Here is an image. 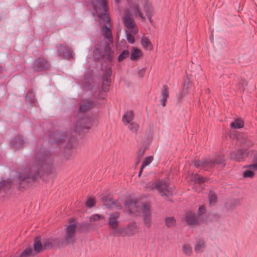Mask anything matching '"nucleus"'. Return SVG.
I'll return each instance as SVG.
<instances>
[{"mask_svg":"<svg viewBox=\"0 0 257 257\" xmlns=\"http://www.w3.org/2000/svg\"><path fill=\"white\" fill-rule=\"evenodd\" d=\"M93 5L97 16L103 20L104 25L101 32L105 40L101 41L96 46L93 56L97 60H104L111 62L114 58V52L111 50L113 40L110 25V19L108 16L107 0H89ZM120 0H115L119 3Z\"/></svg>","mask_w":257,"mask_h":257,"instance_id":"nucleus-1","label":"nucleus"},{"mask_svg":"<svg viewBox=\"0 0 257 257\" xmlns=\"http://www.w3.org/2000/svg\"><path fill=\"white\" fill-rule=\"evenodd\" d=\"M52 161L49 151L43 147H37L33 159L29 162L18 174L20 185L35 181L43 171L50 170Z\"/></svg>","mask_w":257,"mask_h":257,"instance_id":"nucleus-2","label":"nucleus"},{"mask_svg":"<svg viewBox=\"0 0 257 257\" xmlns=\"http://www.w3.org/2000/svg\"><path fill=\"white\" fill-rule=\"evenodd\" d=\"M125 206L129 214L133 213L139 215L142 213L145 225L148 228L151 227V212L149 204L143 203L136 199H129L125 202Z\"/></svg>","mask_w":257,"mask_h":257,"instance_id":"nucleus-3","label":"nucleus"},{"mask_svg":"<svg viewBox=\"0 0 257 257\" xmlns=\"http://www.w3.org/2000/svg\"><path fill=\"white\" fill-rule=\"evenodd\" d=\"M94 104L92 101L88 100L80 105L78 114L79 119L74 125V131L76 133L79 134L85 133V130L87 131L91 127L93 120V117L86 116L84 113L90 110L93 107Z\"/></svg>","mask_w":257,"mask_h":257,"instance_id":"nucleus-4","label":"nucleus"},{"mask_svg":"<svg viewBox=\"0 0 257 257\" xmlns=\"http://www.w3.org/2000/svg\"><path fill=\"white\" fill-rule=\"evenodd\" d=\"M147 190L149 189H157L159 193L162 197H169L173 194V190L171 187L169 186L168 179L162 180L157 183L152 182L148 183L144 187Z\"/></svg>","mask_w":257,"mask_h":257,"instance_id":"nucleus-5","label":"nucleus"},{"mask_svg":"<svg viewBox=\"0 0 257 257\" xmlns=\"http://www.w3.org/2000/svg\"><path fill=\"white\" fill-rule=\"evenodd\" d=\"M224 162V159L222 157H218L213 159H206L201 160H195L194 165L196 168H200L205 170H209L214 168L216 165L222 164Z\"/></svg>","mask_w":257,"mask_h":257,"instance_id":"nucleus-6","label":"nucleus"},{"mask_svg":"<svg viewBox=\"0 0 257 257\" xmlns=\"http://www.w3.org/2000/svg\"><path fill=\"white\" fill-rule=\"evenodd\" d=\"M139 232V228L138 224L135 222H132L129 223L126 227L120 228V229L117 230V236H133Z\"/></svg>","mask_w":257,"mask_h":257,"instance_id":"nucleus-7","label":"nucleus"},{"mask_svg":"<svg viewBox=\"0 0 257 257\" xmlns=\"http://www.w3.org/2000/svg\"><path fill=\"white\" fill-rule=\"evenodd\" d=\"M119 213L117 212H113L109 215L108 224L112 229V231L110 233V236H118V233H117V230L120 229V228H117L118 225V219L119 217Z\"/></svg>","mask_w":257,"mask_h":257,"instance_id":"nucleus-8","label":"nucleus"},{"mask_svg":"<svg viewBox=\"0 0 257 257\" xmlns=\"http://www.w3.org/2000/svg\"><path fill=\"white\" fill-rule=\"evenodd\" d=\"M50 66V63L45 58L39 57L34 61L33 69L35 72H41L47 70Z\"/></svg>","mask_w":257,"mask_h":257,"instance_id":"nucleus-9","label":"nucleus"},{"mask_svg":"<svg viewBox=\"0 0 257 257\" xmlns=\"http://www.w3.org/2000/svg\"><path fill=\"white\" fill-rule=\"evenodd\" d=\"M76 227V223L72 222L66 228L65 240L67 243H73L75 241Z\"/></svg>","mask_w":257,"mask_h":257,"instance_id":"nucleus-10","label":"nucleus"},{"mask_svg":"<svg viewBox=\"0 0 257 257\" xmlns=\"http://www.w3.org/2000/svg\"><path fill=\"white\" fill-rule=\"evenodd\" d=\"M57 53L60 58L70 59L73 57V51L67 46L60 44L57 46Z\"/></svg>","mask_w":257,"mask_h":257,"instance_id":"nucleus-11","label":"nucleus"},{"mask_svg":"<svg viewBox=\"0 0 257 257\" xmlns=\"http://www.w3.org/2000/svg\"><path fill=\"white\" fill-rule=\"evenodd\" d=\"M123 24L134 34L138 32V29L133 18L128 15H125L122 18Z\"/></svg>","mask_w":257,"mask_h":257,"instance_id":"nucleus-12","label":"nucleus"},{"mask_svg":"<svg viewBox=\"0 0 257 257\" xmlns=\"http://www.w3.org/2000/svg\"><path fill=\"white\" fill-rule=\"evenodd\" d=\"M112 71L110 68H107L103 76V82L102 84V89L104 91L108 90V87L111 82L110 76Z\"/></svg>","mask_w":257,"mask_h":257,"instance_id":"nucleus-13","label":"nucleus"},{"mask_svg":"<svg viewBox=\"0 0 257 257\" xmlns=\"http://www.w3.org/2000/svg\"><path fill=\"white\" fill-rule=\"evenodd\" d=\"M185 221L190 225H195L198 222L197 216L191 211L187 212L184 216Z\"/></svg>","mask_w":257,"mask_h":257,"instance_id":"nucleus-14","label":"nucleus"},{"mask_svg":"<svg viewBox=\"0 0 257 257\" xmlns=\"http://www.w3.org/2000/svg\"><path fill=\"white\" fill-rule=\"evenodd\" d=\"M43 249L51 248L59 245V240L57 238H46L43 241Z\"/></svg>","mask_w":257,"mask_h":257,"instance_id":"nucleus-15","label":"nucleus"},{"mask_svg":"<svg viewBox=\"0 0 257 257\" xmlns=\"http://www.w3.org/2000/svg\"><path fill=\"white\" fill-rule=\"evenodd\" d=\"M245 168L247 169L243 172V177L244 178H252L254 175V171L257 170V162L246 166Z\"/></svg>","mask_w":257,"mask_h":257,"instance_id":"nucleus-16","label":"nucleus"},{"mask_svg":"<svg viewBox=\"0 0 257 257\" xmlns=\"http://www.w3.org/2000/svg\"><path fill=\"white\" fill-rule=\"evenodd\" d=\"M25 142L23 137L17 136L11 142V148L13 149L18 150L23 147Z\"/></svg>","mask_w":257,"mask_h":257,"instance_id":"nucleus-17","label":"nucleus"},{"mask_svg":"<svg viewBox=\"0 0 257 257\" xmlns=\"http://www.w3.org/2000/svg\"><path fill=\"white\" fill-rule=\"evenodd\" d=\"M67 137L65 132H55L51 135V138L53 140L54 143L56 144H61L63 142L65 138Z\"/></svg>","mask_w":257,"mask_h":257,"instance_id":"nucleus-18","label":"nucleus"},{"mask_svg":"<svg viewBox=\"0 0 257 257\" xmlns=\"http://www.w3.org/2000/svg\"><path fill=\"white\" fill-rule=\"evenodd\" d=\"M246 156V151L239 150L237 152H233L230 154V158L238 162L242 161L245 156Z\"/></svg>","mask_w":257,"mask_h":257,"instance_id":"nucleus-19","label":"nucleus"},{"mask_svg":"<svg viewBox=\"0 0 257 257\" xmlns=\"http://www.w3.org/2000/svg\"><path fill=\"white\" fill-rule=\"evenodd\" d=\"M169 97V88L168 87L165 85L163 86L161 92V98L160 102L162 105L164 107L166 106V102Z\"/></svg>","mask_w":257,"mask_h":257,"instance_id":"nucleus-20","label":"nucleus"},{"mask_svg":"<svg viewBox=\"0 0 257 257\" xmlns=\"http://www.w3.org/2000/svg\"><path fill=\"white\" fill-rule=\"evenodd\" d=\"M104 205L108 208H115L118 210L121 208V205L118 204V202L114 201L112 198H109L108 200H106L104 203Z\"/></svg>","mask_w":257,"mask_h":257,"instance_id":"nucleus-21","label":"nucleus"},{"mask_svg":"<svg viewBox=\"0 0 257 257\" xmlns=\"http://www.w3.org/2000/svg\"><path fill=\"white\" fill-rule=\"evenodd\" d=\"M240 143L245 145L248 147L252 146L253 142L245 135H241L238 137Z\"/></svg>","mask_w":257,"mask_h":257,"instance_id":"nucleus-22","label":"nucleus"},{"mask_svg":"<svg viewBox=\"0 0 257 257\" xmlns=\"http://www.w3.org/2000/svg\"><path fill=\"white\" fill-rule=\"evenodd\" d=\"M205 246L204 241L202 239H200L197 241L194 250L196 252H201L203 251Z\"/></svg>","mask_w":257,"mask_h":257,"instance_id":"nucleus-23","label":"nucleus"},{"mask_svg":"<svg viewBox=\"0 0 257 257\" xmlns=\"http://www.w3.org/2000/svg\"><path fill=\"white\" fill-rule=\"evenodd\" d=\"M192 87L191 82L188 79H187L184 86L183 87L182 95L184 96L186 95L189 92L190 88Z\"/></svg>","mask_w":257,"mask_h":257,"instance_id":"nucleus-24","label":"nucleus"},{"mask_svg":"<svg viewBox=\"0 0 257 257\" xmlns=\"http://www.w3.org/2000/svg\"><path fill=\"white\" fill-rule=\"evenodd\" d=\"M133 119V113L132 110L127 111L122 117V121L124 124H128L132 121Z\"/></svg>","mask_w":257,"mask_h":257,"instance_id":"nucleus-25","label":"nucleus"},{"mask_svg":"<svg viewBox=\"0 0 257 257\" xmlns=\"http://www.w3.org/2000/svg\"><path fill=\"white\" fill-rule=\"evenodd\" d=\"M34 248L36 252H40L43 248V244H42L39 237H37L34 241Z\"/></svg>","mask_w":257,"mask_h":257,"instance_id":"nucleus-26","label":"nucleus"},{"mask_svg":"<svg viewBox=\"0 0 257 257\" xmlns=\"http://www.w3.org/2000/svg\"><path fill=\"white\" fill-rule=\"evenodd\" d=\"M191 178L195 183L198 184H201L202 183L207 181L206 178H203L197 174H193Z\"/></svg>","mask_w":257,"mask_h":257,"instance_id":"nucleus-27","label":"nucleus"},{"mask_svg":"<svg viewBox=\"0 0 257 257\" xmlns=\"http://www.w3.org/2000/svg\"><path fill=\"white\" fill-rule=\"evenodd\" d=\"M141 43L143 47L147 50H152V45L148 38L143 37L142 38Z\"/></svg>","mask_w":257,"mask_h":257,"instance_id":"nucleus-28","label":"nucleus"},{"mask_svg":"<svg viewBox=\"0 0 257 257\" xmlns=\"http://www.w3.org/2000/svg\"><path fill=\"white\" fill-rule=\"evenodd\" d=\"M153 161V158L151 156L146 157L143 161V163L141 167L140 171L139 173V176H141V174L143 170V169L150 164L152 161Z\"/></svg>","mask_w":257,"mask_h":257,"instance_id":"nucleus-29","label":"nucleus"},{"mask_svg":"<svg viewBox=\"0 0 257 257\" xmlns=\"http://www.w3.org/2000/svg\"><path fill=\"white\" fill-rule=\"evenodd\" d=\"M182 251L185 255L190 256L192 253V247L189 244H184L182 246Z\"/></svg>","mask_w":257,"mask_h":257,"instance_id":"nucleus-30","label":"nucleus"},{"mask_svg":"<svg viewBox=\"0 0 257 257\" xmlns=\"http://www.w3.org/2000/svg\"><path fill=\"white\" fill-rule=\"evenodd\" d=\"M165 223L167 227H172L176 224V220L173 217H167L165 219Z\"/></svg>","mask_w":257,"mask_h":257,"instance_id":"nucleus-31","label":"nucleus"},{"mask_svg":"<svg viewBox=\"0 0 257 257\" xmlns=\"http://www.w3.org/2000/svg\"><path fill=\"white\" fill-rule=\"evenodd\" d=\"M239 204V201L237 199H235L230 201L229 203L226 204V207L228 209H233Z\"/></svg>","mask_w":257,"mask_h":257,"instance_id":"nucleus-32","label":"nucleus"},{"mask_svg":"<svg viewBox=\"0 0 257 257\" xmlns=\"http://www.w3.org/2000/svg\"><path fill=\"white\" fill-rule=\"evenodd\" d=\"M132 11H134V14L136 16H138L140 18L142 19H144L145 18L143 16V13L140 11L138 6H133L131 7Z\"/></svg>","mask_w":257,"mask_h":257,"instance_id":"nucleus-33","label":"nucleus"},{"mask_svg":"<svg viewBox=\"0 0 257 257\" xmlns=\"http://www.w3.org/2000/svg\"><path fill=\"white\" fill-rule=\"evenodd\" d=\"M243 126V121L239 119H236L230 124V126L233 128H240Z\"/></svg>","mask_w":257,"mask_h":257,"instance_id":"nucleus-34","label":"nucleus"},{"mask_svg":"<svg viewBox=\"0 0 257 257\" xmlns=\"http://www.w3.org/2000/svg\"><path fill=\"white\" fill-rule=\"evenodd\" d=\"M142 55V52L139 49H136L132 52L131 55V59L135 60L139 58Z\"/></svg>","mask_w":257,"mask_h":257,"instance_id":"nucleus-35","label":"nucleus"},{"mask_svg":"<svg viewBox=\"0 0 257 257\" xmlns=\"http://www.w3.org/2000/svg\"><path fill=\"white\" fill-rule=\"evenodd\" d=\"M143 8L144 11L147 13L148 10L150 12H152V9L151 4L149 2L148 0H144L143 1Z\"/></svg>","mask_w":257,"mask_h":257,"instance_id":"nucleus-36","label":"nucleus"},{"mask_svg":"<svg viewBox=\"0 0 257 257\" xmlns=\"http://www.w3.org/2000/svg\"><path fill=\"white\" fill-rule=\"evenodd\" d=\"M32 249L31 247L26 248L19 255V257H28L31 254Z\"/></svg>","mask_w":257,"mask_h":257,"instance_id":"nucleus-37","label":"nucleus"},{"mask_svg":"<svg viewBox=\"0 0 257 257\" xmlns=\"http://www.w3.org/2000/svg\"><path fill=\"white\" fill-rule=\"evenodd\" d=\"M129 56V52L127 50H123L119 55L118 57V60L119 61H122Z\"/></svg>","mask_w":257,"mask_h":257,"instance_id":"nucleus-38","label":"nucleus"},{"mask_svg":"<svg viewBox=\"0 0 257 257\" xmlns=\"http://www.w3.org/2000/svg\"><path fill=\"white\" fill-rule=\"evenodd\" d=\"M209 200L210 205H213L217 201L216 196L212 192L209 193Z\"/></svg>","mask_w":257,"mask_h":257,"instance_id":"nucleus-39","label":"nucleus"},{"mask_svg":"<svg viewBox=\"0 0 257 257\" xmlns=\"http://www.w3.org/2000/svg\"><path fill=\"white\" fill-rule=\"evenodd\" d=\"M104 217L98 214H94L89 217L90 221H97L100 219H104Z\"/></svg>","mask_w":257,"mask_h":257,"instance_id":"nucleus-40","label":"nucleus"},{"mask_svg":"<svg viewBox=\"0 0 257 257\" xmlns=\"http://www.w3.org/2000/svg\"><path fill=\"white\" fill-rule=\"evenodd\" d=\"M129 130L133 133H136L139 128V125L136 123H131L128 126Z\"/></svg>","mask_w":257,"mask_h":257,"instance_id":"nucleus-41","label":"nucleus"},{"mask_svg":"<svg viewBox=\"0 0 257 257\" xmlns=\"http://www.w3.org/2000/svg\"><path fill=\"white\" fill-rule=\"evenodd\" d=\"M126 39L129 43L133 44L135 42V39L133 35L130 34L127 31H126Z\"/></svg>","mask_w":257,"mask_h":257,"instance_id":"nucleus-42","label":"nucleus"},{"mask_svg":"<svg viewBox=\"0 0 257 257\" xmlns=\"http://www.w3.org/2000/svg\"><path fill=\"white\" fill-rule=\"evenodd\" d=\"M145 149H140L138 152H137V158L138 159V161L137 162V164H138V163L140 162V160L141 159L142 157L143 156L144 153H145Z\"/></svg>","mask_w":257,"mask_h":257,"instance_id":"nucleus-43","label":"nucleus"},{"mask_svg":"<svg viewBox=\"0 0 257 257\" xmlns=\"http://www.w3.org/2000/svg\"><path fill=\"white\" fill-rule=\"evenodd\" d=\"M94 204L95 200L93 198H89L86 202V205L89 208L94 206Z\"/></svg>","mask_w":257,"mask_h":257,"instance_id":"nucleus-44","label":"nucleus"},{"mask_svg":"<svg viewBox=\"0 0 257 257\" xmlns=\"http://www.w3.org/2000/svg\"><path fill=\"white\" fill-rule=\"evenodd\" d=\"M2 187H6V188L10 187L9 183L8 181H6L5 180L0 182V188H2Z\"/></svg>","mask_w":257,"mask_h":257,"instance_id":"nucleus-45","label":"nucleus"},{"mask_svg":"<svg viewBox=\"0 0 257 257\" xmlns=\"http://www.w3.org/2000/svg\"><path fill=\"white\" fill-rule=\"evenodd\" d=\"M147 11H147V13H146V16H147L149 22L151 23H153V21L152 20V12H150L148 10Z\"/></svg>","mask_w":257,"mask_h":257,"instance_id":"nucleus-46","label":"nucleus"},{"mask_svg":"<svg viewBox=\"0 0 257 257\" xmlns=\"http://www.w3.org/2000/svg\"><path fill=\"white\" fill-rule=\"evenodd\" d=\"M205 212V208L203 206H201L198 209V215H201Z\"/></svg>","mask_w":257,"mask_h":257,"instance_id":"nucleus-47","label":"nucleus"},{"mask_svg":"<svg viewBox=\"0 0 257 257\" xmlns=\"http://www.w3.org/2000/svg\"><path fill=\"white\" fill-rule=\"evenodd\" d=\"M145 72V69L144 68L139 70L138 74V76L140 77H142L144 76Z\"/></svg>","mask_w":257,"mask_h":257,"instance_id":"nucleus-48","label":"nucleus"},{"mask_svg":"<svg viewBox=\"0 0 257 257\" xmlns=\"http://www.w3.org/2000/svg\"><path fill=\"white\" fill-rule=\"evenodd\" d=\"M29 97H30L31 99H32L34 97L33 93L32 91H30L28 92L26 97L28 98Z\"/></svg>","mask_w":257,"mask_h":257,"instance_id":"nucleus-49","label":"nucleus"},{"mask_svg":"<svg viewBox=\"0 0 257 257\" xmlns=\"http://www.w3.org/2000/svg\"><path fill=\"white\" fill-rule=\"evenodd\" d=\"M242 84H246V81H242Z\"/></svg>","mask_w":257,"mask_h":257,"instance_id":"nucleus-50","label":"nucleus"},{"mask_svg":"<svg viewBox=\"0 0 257 257\" xmlns=\"http://www.w3.org/2000/svg\"><path fill=\"white\" fill-rule=\"evenodd\" d=\"M2 67L0 66V72L2 71Z\"/></svg>","mask_w":257,"mask_h":257,"instance_id":"nucleus-51","label":"nucleus"}]
</instances>
